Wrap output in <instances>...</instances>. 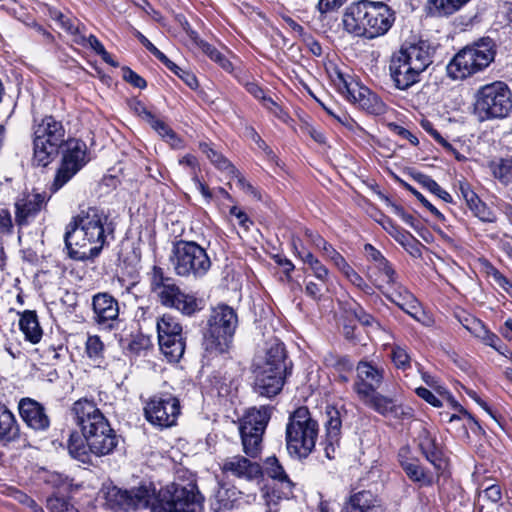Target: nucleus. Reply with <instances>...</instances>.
Instances as JSON below:
<instances>
[{
  "label": "nucleus",
  "mask_w": 512,
  "mask_h": 512,
  "mask_svg": "<svg viewBox=\"0 0 512 512\" xmlns=\"http://www.w3.org/2000/svg\"><path fill=\"white\" fill-rule=\"evenodd\" d=\"M419 447L425 458L436 468H442V453L436 443V438L426 429L419 434Z\"/></svg>",
  "instance_id": "obj_26"
},
{
  "label": "nucleus",
  "mask_w": 512,
  "mask_h": 512,
  "mask_svg": "<svg viewBox=\"0 0 512 512\" xmlns=\"http://www.w3.org/2000/svg\"><path fill=\"white\" fill-rule=\"evenodd\" d=\"M174 289L175 291L168 298L169 301H163L162 305L175 308L188 316L201 309V302L195 296L183 293L178 286H175Z\"/></svg>",
  "instance_id": "obj_22"
},
{
  "label": "nucleus",
  "mask_w": 512,
  "mask_h": 512,
  "mask_svg": "<svg viewBox=\"0 0 512 512\" xmlns=\"http://www.w3.org/2000/svg\"><path fill=\"white\" fill-rule=\"evenodd\" d=\"M346 0H319L317 8L321 14L338 9Z\"/></svg>",
  "instance_id": "obj_63"
},
{
  "label": "nucleus",
  "mask_w": 512,
  "mask_h": 512,
  "mask_svg": "<svg viewBox=\"0 0 512 512\" xmlns=\"http://www.w3.org/2000/svg\"><path fill=\"white\" fill-rule=\"evenodd\" d=\"M139 115L145 119L150 126L163 138H167L172 140L175 138V133L173 130L162 120L156 118L150 111H148L144 106H140L137 109Z\"/></svg>",
  "instance_id": "obj_37"
},
{
  "label": "nucleus",
  "mask_w": 512,
  "mask_h": 512,
  "mask_svg": "<svg viewBox=\"0 0 512 512\" xmlns=\"http://www.w3.org/2000/svg\"><path fill=\"white\" fill-rule=\"evenodd\" d=\"M475 98V111L483 120L505 118L512 110L511 91L502 81L480 87Z\"/></svg>",
  "instance_id": "obj_11"
},
{
  "label": "nucleus",
  "mask_w": 512,
  "mask_h": 512,
  "mask_svg": "<svg viewBox=\"0 0 512 512\" xmlns=\"http://www.w3.org/2000/svg\"><path fill=\"white\" fill-rule=\"evenodd\" d=\"M325 416L327 441L329 442L330 446H333L334 443L338 442L341 433V413L336 407L328 406L325 411Z\"/></svg>",
  "instance_id": "obj_32"
},
{
  "label": "nucleus",
  "mask_w": 512,
  "mask_h": 512,
  "mask_svg": "<svg viewBox=\"0 0 512 512\" xmlns=\"http://www.w3.org/2000/svg\"><path fill=\"white\" fill-rule=\"evenodd\" d=\"M47 508L50 512H80L74 505L59 497H50L47 500Z\"/></svg>",
  "instance_id": "obj_51"
},
{
  "label": "nucleus",
  "mask_w": 512,
  "mask_h": 512,
  "mask_svg": "<svg viewBox=\"0 0 512 512\" xmlns=\"http://www.w3.org/2000/svg\"><path fill=\"white\" fill-rule=\"evenodd\" d=\"M237 325L238 317L231 307L219 305L214 308L208 320V329L204 334L205 350L216 354L226 353L230 348Z\"/></svg>",
  "instance_id": "obj_9"
},
{
  "label": "nucleus",
  "mask_w": 512,
  "mask_h": 512,
  "mask_svg": "<svg viewBox=\"0 0 512 512\" xmlns=\"http://www.w3.org/2000/svg\"><path fill=\"white\" fill-rule=\"evenodd\" d=\"M285 377L268 375L265 371L255 373L254 389L256 393L265 397L277 395L284 385Z\"/></svg>",
  "instance_id": "obj_24"
},
{
  "label": "nucleus",
  "mask_w": 512,
  "mask_h": 512,
  "mask_svg": "<svg viewBox=\"0 0 512 512\" xmlns=\"http://www.w3.org/2000/svg\"><path fill=\"white\" fill-rule=\"evenodd\" d=\"M492 278L505 292L512 296V282H510L502 273L493 269Z\"/></svg>",
  "instance_id": "obj_62"
},
{
  "label": "nucleus",
  "mask_w": 512,
  "mask_h": 512,
  "mask_svg": "<svg viewBox=\"0 0 512 512\" xmlns=\"http://www.w3.org/2000/svg\"><path fill=\"white\" fill-rule=\"evenodd\" d=\"M173 280L164 276L163 270L154 266L151 275V289L159 298V301H169L168 298L175 291Z\"/></svg>",
  "instance_id": "obj_28"
},
{
  "label": "nucleus",
  "mask_w": 512,
  "mask_h": 512,
  "mask_svg": "<svg viewBox=\"0 0 512 512\" xmlns=\"http://www.w3.org/2000/svg\"><path fill=\"white\" fill-rule=\"evenodd\" d=\"M339 271L346 277V279L356 288L361 290L363 293L367 295H372L374 293V289L371 285H369L364 278L355 271L348 262H346Z\"/></svg>",
  "instance_id": "obj_40"
},
{
  "label": "nucleus",
  "mask_w": 512,
  "mask_h": 512,
  "mask_svg": "<svg viewBox=\"0 0 512 512\" xmlns=\"http://www.w3.org/2000/svg\"><path fill=\"white\" fill-rule=\"evenodd\" d=\"M359 107L374 115H381L386 112V105L384 102L371 90H369L367 96L363 99Z\"/></svg>",
  "instance_id": "obj_46"
},
{
  "label": "nucleus",
  "mask_w": 512,
  "mask_h": 512,
  "mask_svg": "<svg viewBox=\"0 0 512 512\" xmlns=\"http://www.w3.org/2000/svg\"><path fill=\"white\" fill-rule=\"evenodd\" d=\"M492 171L498 180L504 184L512 181V159H501L492 165Z\"/></svg>",
  "instance_id": "obj_47"
},
{
  "label": "nucleus",
  "mask_w": 512,
  "mask_h": 512,
  "mask_svg": "<svg viewBox=\"0 0 512 512\" xmlns=\"http://www.w3.org/2000/svg\"><path fill=\"white\" fill-rule=\"evenodd\" d=\"M375 287L392 303L397 305L405 313L425 326H430L431 318L421 309L420 303L414 295L408 291L399 281L389 287L375 281Z\"/></svg>",
  "instance_id": "obj_13"
},
{
  "label": "nucleus",
  "mask_w": 512,
  "mask_h": 512,
  "mask_svg": "<svg viewBox=\"0 0 512 512\" xmlns=\"http://www.w3.org/2000/svg\"><path fill=\"white\" fill-rule=\"evenodd\" d=\"M416 394L425 400L427 403L431 404L434 407H441L442 402L427 388L418 387L415 390Z\"/></svg>",
  "instance_id": "obj_61"
},
{
  "label": "nucleus",
  "mask_w": 512,
  "mask_h": 512,
  "mask_svg": "<svg viewBox=\"0 0 512 512\" xmlns=\"http://www.w3.org/2000/svg\"><path fill=\"white\" fill-rule=\"evenodd\" d=\"M360 401L384 417H391L396 420H409L414 417V410L410 406L399 403L397 399L385 396L377 391L360 399Z\"/></svg>",
  "instance_id": "obj_15"
},
{
  "label": "nucleus",
  "mask_w": 512,
  "mask_h": 512,
  "mask_svg": "<svg viewBox=\"0 0 512 512\" xmlns=\"http://www.w3.org/2000/svg\"><path fill=\"white\" fill-rule=\"evenodd\" d=\"M434 50L427 41L404 43L389 61V74L398 90H408L421 80L433 62Z\"/></svg>",
  "instance_id": "obj_6"
},
{
  "label": "nucleus",
  "mask_w": 512,
  "mask_h": 512,
  "mask_svg": "<svg viewBox=\"0 0 512 512\" xmlns=\"http://www.w3.org/2000/svg\"><path fill=\"white\" fill-rule=\"evenodd\" d=\"M394 22L392 10L383 2L361 0L351 3L344 11V30L355 36L374 39L386 34Z\"/></svg>",
  "instance_id": "obj_5"
},
{
  "label": "nucleus",
  "mask_w": 512,
  "mask_h": 512,
  "mask_svg": "<svg viewBox=\"0 0 512 512\" xmlns=\"http://www.w3.org/2000/svg\"><path fill=\"white\" fill-rule=\"evenodd\" d=\"M159 346L164 356L170 362H177L183 356L185 351V341L183 334L166 335L158 337Z\"/></svg>",
  "instance_id": "obj_27"
},
{
  "label": "nucleus",
  "mask_w": 512,
  "mask_h": 512,
  "mask_svg": "<svg viewBox=\"0 0 512 512\" xmlns=\"http://www.w3.org/2000/svg\"><path fill=\"white\" fill-rule=\"evenodd\" d=\"M285 349L278 340L268 343L263 355H258L254 361V373L265 371L268 375L285 377Z\"/></svg>",
  "instance_id": "obj_16"
},
{
  "label": "nucleus",
  "mask_w": 512,
  "mask_h": 512,
  "mask_svg": "<svg viewBox=\"0 0 512 512\" xmlns=\"http://www.w3.org/2000/svg\"><path fill=\"white\" fill-rule=\"evenodd\" d=\"M470 0H429L430 10L439 15L447 16L458 11Z\"/></svg>",
  "instance_id": "obj_39"
},
{
  "label": "nucleus",
  "mask_w": 512,
  "mask_h": 512,
  "mask_svg": "<svg viewBox=\"0 0 512 512\" xmlns=\"http://www.w3.org/2000/svg\"><path fill=\"white\" fill-rule=\"evenodd\" d=\"M345 512H381L379 501L371 491L361 490L350 495Z\"/></svg>",
  "instance_id": "obj_21"
},
{
  "label": "nucleus",
  "mask_w": 512,
  "mask_h": 512,
  "mask_svg": "<svg viewBox=\"0 0 512 512\" xmlns=\"http://www.w3.org/2000/svg\"><path fill=\"white\" fill-rule=\"evenodd\" d=\"M401 466L410 480L418 483L420 486H429L432 478L427 474L416 461H401Z\"/></svg>",
  "instance_id": "obj_36"
},
{
  "label": "nucleus",
  "mask_w": 512,
  "mask_h": 512,
  "mask_svg": "<svg viewBox=\"0 0 512 512\" xmlns=\"http://www.w3.org/2000/svg\"><path fill=\"white\" fill-rule=\"evenodd\" d=\"M338 90L350 102L360 105L370 89L356 82H347L342 73H337Z\"/></svg>",
  "instance_id": "obj_29"
},
{
  "label": "nucleus",
  "mask_w": 512,
  "mask_h": 512,
  "mask_svg": "<svg viewBox=\"0 0 512 512\" xmlns=\"http://www.w3.org/2000/svg\"><path fill=\"white\" fill-rule=\"evenodd\" d=\"M391 358L398 369L406 370L411 365L410 356L406 350L401 347L393 348Z\"/></svg>",
  "instance_id": "obj_52"
},
{
  "label": "nucleus",
  "mask_w": 512,
  "mask_h": 512,
  "mask_svg": "<svg viewBox=\"0 0 512 512\" xmlns=\"http://www.w3.org/2000/svg\"><path fill=\"white\" fill-rule=\"evenodd\" d=\"M384 229L403 247L417 246L416 238L409 232L395 226L390 220L383 225Z\"/></svg>",
  "instance_id": "obj_43"
},
{
  "label": "nucleus",
  "mask_w": 512,
  "mask_h": 512,
  "mask_svg": "<svg viewBox=\"0 0 512 512\" xmlns=\"http://www.w3.org/2000/svg\"><path fill=\"white\" fill-rule=\"evenodd\" d=\"M123 78L136 88L143 89L147 86L146 81L130 68L123 69Z\"/></svg>",
  "instance_id": "obj_57"
},
{
  "label": "nucleus",
  "mask_w": 512,
  "mask_h": 512,
  "mask_svg": "<svg viewBox=\"0 0 512 512\" xmlns=\"http://www.w3.org/2000/svg\"><path fill=\"white\" fill-rule=\"evenodd\" d=\"M158 337L166 335H180L182 334V326L177 320L168 314L163 315L157 320L156 323Z\"/></svg>",
  "instance_id": "obj_42"
},
{
  "label": "nucleus",
  "mask_w": 512,
  "mask_h": 512,
  "mask_svg": "<svg viewBox=\"0 0 512 512\" xmlns=\"http://www.w3.org/2000/svg\"><path fill=\"white\" fill-rule=\"evenodd\" d=\"M50 17L56 21H58L61 27L70 35L73 36V41L75 43H82L84 41L83 38V29L84 26L80 25V23L76 19H71L65 16L62 12L57 9H51Z\"/></svg>",
  "instance_id": "obj_33"
},
{
  "label": "nucleus",
  "mask_w": 512,
  "mask_h": 512,
  "mask_svg": "<svg viewBox=\"0 0 512 512\" xmlns=\"http://www.w3.org/2000/svg\"><path fill=\"white\" fill-rule=\"evenodd\" d=\"M474 215L482 222L494 223L496 221V214L480 199H477L469 206Z\"/></svg>",
  "instance_id": "obj_48"
},
{
  "label": "nucleus",
  "mask_w": 512,
  "mask_h": 512,
  "mask_svg": "<svg viewBox=\"0 0 512 512\" xmlns=\"http://www.w3.org/2000/svg\"><path fill=\"white\" fill-rule=\"evenodd\" d=\"M373 269L375 271L368 273V277L374 285L376 279H378L379 283L384 284L387 287L395 285L398 281V275L388 260L380 263L376 267H373Z\"/></svg>",
  "instance_id": "obj_34"
},
{
  "label": "nucleus",
  "mask_w": 512,
  "mask_h": 512,
  "mask_svg": "<svg viewBox=\"0 0 512 512\" xmlns=\"http://www.w3.org/2000/svg\"><path fill=\"white\" fill-rule=\"evenodd\" d=\"M199 149L218 169L227 172H236V168L219 152L210 147L208 143H200Z\"/></svg>",
  "instance_id": "obj_41"
},
{
  "label": "nucleus",
  "mask_w": 512,
  "mask_h": 512,
  "mask_svg": "<svg viewBox=\"0 0 512 512\" xmlns=\"http://www.w3.org/2000/svg\"><path fill=\"white\" fill-rule=\"evenodd\" d=\"M20 417L24 423L35 431H46L50 426V418L45 407L32 398H22L18 404Z\"/></svg>",
  "instance_id": "obj_18"
},
{
  "label": "nucleus",
  "mask_w": 512,
  "mask_h": 512,
  "mask_svg": "<svg viewBox=\"0 0 512 512\" xmlns=\"http://www.w3.org/2000/svg\"><path fill=\"white\" fill-rule=\"evenodd\" d=\"M190 36L202 50V52L205 53L211 60L215 62L221 60L220 57L222 56V53L219 52L215 47L203 40H200L194 31L191 32Z\"/></svg>",
  "instance_id": "obj_53"
},
{
  "label": "nucleus",
  "mask_w": 512,
  "mask_h": 512,
  "mask_svg": "<svg viewBox=\"0 0 512 512\" xmlns=\"http://www.w3.org/2000/svg\"><path fill=\"white\" fill-rule=\"evenodd\" d=\"M218 498L225 507L242 504L243 500H247L245 497L240 495L236 489H222L219 491Z\"/></svg>",
  "instance_id": "obj_50"
},
{
  "label": "nucleus",
  "mask_w": 512,
  "mask_h": 512,
  "mask_svg": "<svg viewBox=\"0 0 512 512\" xmlns=\"http://www.w3.org/2000/svg\"><path fill=\"white\" fill-rule=\"evenodd\" d=\"M94 320L97 324L111 328L119 316L118 301L108 293H98L92 298Z\"/></svg>",
  "instance_id": "obj_20"
},
{
  "label": "nucleus",
  "mask_w": 512,
  "mask_h": 512,
  "mask_svg": "<svg viewBox=\"0 0 512 512\" xmlns=\"http://www.w3.org/2000/svg\"><path fill=\"white\" fill-rule=\"evenodd\" d=\"M408 189L423 204V206L426 207L437 219H444L443 214L434 205H432L420 192H418L411 186H408Z\"/></svg>",
  "instance_id": "obj_60"
},
{
  "label": "nucleus",
  "mask_w": 512,
  "mask_h": 512,
  "mask_svg": "<svg viewBox=\"0 0 512 512\" xmlns=\"http://www.w3.org/2000/svg\"><path fill=\"white\" fill-rule=\"evenodd\" d=\"M314 243L323 251L324 255L334 263L338 270L347 262L345 258L338 251H336L331 244H329L319 235L315 237Z\"/></svg>",
  "instance_id": "obj_45"
},
{
  "label": "nucleus",
  "mask_w": 512,
  "mask_h": 512,
  "mask_svg": "<svg viewBox=\"0 0 512 512\" xmlns=\"http://www.w3.org/2000/svg\"><path fill=\"white\" fill-rule=\"evenodd\" d=\"M421 127L429 133L436 142L447 149H451L452 146L441 136V134L434 128L433 124L429 120H422Z\"/></svg>",
  "instance_id": "obj_56"
},
{
  "label": "nucleus",
  "mask_w": 512,
  "mask_h": 512,
  "mask_svg": "<svg viewBox=\"0 0 512 512\" xmlns=\"http://www.w3.org/2000/svg\"><path fill=\"white\" fill-rule=\"evenodd\" d=\"M61 159L51 184L57 192L66 185L89 161L87 146L83 141L70 139L65 142V129L52 116L45 117L34 131L33 161L38 166H47L63 145Z\"/></svg>",
  "instance_id": "obj_1"
},
{
  "label": "nucleus",
  "mask_w": 512,
  "mask_h": 512,
  "mask_svg": "<svg viewBox=\"0 0 512 512\" xmlns=\"http://www.w3.org/2000/svg\"><path fill=\"white\" fill-rule=\"evenodd\" d=\"M289 498L290 496L283 494L282 488L276 486L268 487L262 493L264 512H278L280 501Z\"/></svg>",
  "instance_id": "obj_38"
},
{
  "label": "nucleus",
  "mask_w": 512,
  "mask_h": 512,
  "mask_svg": "<svg viewBox=\"0 0 512 512\" xmlns=\"http://www.w3.org/2000/svg\"><path fill=\"white\" fill-rule=\"evenodd\" d=\"M71 413L92 454L105 456L113 452L118 444L117 435L93 401L86 398L77 400Z\"/></svg>",
  "instance_id": "obj_4"
},
{
  "label": "nucleus",
  "mask_w": 512,
  "mask_h": 512,
  "mask_svg": "<svg viewBox=\"0 0 512 512\" xmlns=\"http://www.w3.org/2000/svg\"><path fill=\"white\" fill-rule=\"evenodd\" d=\"M365 255L368 261H371L374 263L373 267H376L380 263L386 261L387 259L382 255V253L377 250L374 246L371 244H366L364 246Z\"/></svg>",
  "instance_id": "obj_59"
},
{
  "label": "nucleus",
  "mask_w": 512,
  "mask_h": 512,
  "mask_svg": "<svg viewBox=\"0 0 512 512\" xmlns=\"http://www.w3.org/2000/svg\"><path fill=\"white\" fill-rule=\"evenodd\" d=\"M482 493L484 498L493 504H497L502 500V491L498 484H492L486 487L482 492H479V496Z\"/></svg>",
  "instance_id": "obj_55"
},
{
  "label": "nucleus",
  "mask_w": 512,
  "mask_h": 512,
  "mask_svg": "<svg viewBox=\"0 0 512 512\" xmlns=\"http://www.w3.org/2000/svg\"><path fill=\"white\" fill-rule=\"evenodd\" d=\"M106 505L113 510H141L151 512H202V498L193 485H172L156 491L150 485L132 489L108 486L105 491Z\"/></svg>",
  "instance_id": "obj_2"
},
{
  "label": "nucleus",
  "mask_w": 512,
  "mask_h": 512,
  "mask_svg": "<svg viewBox=\"0 0 512 512\" xmlns=\"http://www.w3.org/2000/svg\"><path fill=\"white\" fill-rule=\"evenodd\" d=\"M220 467L223 473L245 480L256 479L262 474L261 466L258 463L242 455L222 459Z\"/></svg>",
  "instance_id": "obj_19"
},
{
  "label": "nucleus",
  "mask_w": 512,
  "mask_h": 512,
  "mask_svg": "<svg viewBox=\"0 0 512 512\" xmlns=\"http://www.w3.org/2000/svg\"><path fill=\"white\" fill-rule=\"evenodd\" d=\"M495 44L483 38L457 52L448 62L446 72L452 80H464L486 69L495 58Z\"/></svg>",
  "instance_id": "obj_7"
},
{
  "label": "nucleus",
  "mask_w": 512,
  "mask_h": 512,
  "mask_svg": "<svg viewBox=\"0 0 512 512\" xmlns=\"http://www.w3.org/2000/svg\"><path fill=\"white\" fill-rule=\"evenodd\" d=\"M265 473L275 481L273 486L282 488L285 496H292L293 483L275 456L268 457L264 463Z\"/></svg>",
  "instance_id": "obj_23"
},
{
  "label": "nucleus",
  "mask_w": 512,
  "mask_h": 512,
  "mask_svg": "<svg viewBox=\"0 0 512 512\" xmlns=\"http://www.w3.org/2000/svg\"><path fill=\"white\" fill-rule=\"evenodd\" d=\"M318 423L306 407H299L289 417L286 425V447L295 458H306L315 448Z\"/></svg>",
  "instance_id": "obj_8"
},
{
  "label": "nucleus",
  "mask_w": 512,
  "mask_h": 512,
  "mask_svg": "<svg viewBox=\"0 0 512 512\" xmlns=\"http://www.w3.org/2000/svg\"><path fill=\"white\" fill-rule=\"evenodd\" d=\"M388 128L393 134L398 135L402 139L408 140L412 145L417 146L419 144L418 138L406 128L396 123H389Z\"/></svg>",
  "instance_id": "obj_54"
},
{
  "label": "nucleus",
  "mask_w": 512,
  "mask_h": 512,
  "mask_svg": "<svg viewBox=\"0 0 512 512\" xmlns=\"http://www.w3.org/2000/svg\"><path fill=\"white\" fill-rule=\"evenodd\" d=\"M170 262L181 277L200 279L211 268L212 262L206 250L194 241L180 240L173 245Z\"/></svg>",
  "instance_id": "obj_10"
},
{
  "label": "nucleus",
  "mask_w": 512,
  "mask_h": 512,
  "mask_svg": "<svg viewBox=\"0 0 512 512\" xmlns=\"http://www.w3.org/2000/svg\"><path fill=\"white\" fill-rule=\"evenodd\" d=\"M45 195L33 194L18 200L16 207V220L19 224L26 222L28 217L35 215L45 204Z\"/></svg>",
  "instance_id": "obj_25"
},
{
  "label": "nucleus",
  "mask_w": 512,
  "mask_h": 512,
  "mask_svg": "<svg viewBox=\"0 0 512 512\" xmlns=\"http://www.w3.org/2000/svg\"><path fill=\"white\" fill-rule=\"evenodd\" d=\"M113 233L108 215L101 209L82 210L67 226L65 245L70 258L85 261L97 257Z\"/></svg>",
  "instance_id": "obj_3"
},
{
  "label": "nucleus",
  "mask_w": 512,
  "mask_h": 512,
  "mask_svg": "<svg viewBox=\"0 0 512 512\" xmlns=\"http://www.w3.org/2000/svg\"><path fill=\"white\" fill-rule=\"evenodd\" d=\"M19 436V425L14 414L0 404V441L11 442Z\"/></svg>",
  "instance_id": "obj_30"
},
{
  "label": "nucleus",
  "mask_w": 512,
  "mask_h": 512,
  "mask_svg": "<svg viewBox=\"0 0 512 512\" xmlns=\"http://www.w3.org/2000/svg\"><path fill=\"white\" fill-rule=\"evenodd\" d=\"M104 344L97 335L89 336L86 341V353L94 361L103 357Z\"/></svg>",
  "instance_id": "obj_49"
},
{
  "label": "nucleus",
  "mask_w": 512,
  "mask_h": 512,
  "mask_svg": "<svg viewBox=\"0 0 512 512\" xmlns=\"http://www.w3.org/2000/svg\"><path fill=\"white\" fill-rule=\"evenodd\" d=\"M270 420V409L262 406L252 408L244 415L239 430L243 450L250 458H256L262 448V436Z\"/></svg>",
  "instance_id": "obj_12"
},
{
  "label": "nucleus",
  "mask_w": 512,
  "mask_h": 512,
  "mask_svg": "<svg viewBox=\"0 0 512 512\" xmlns=\"http://www.w3.org/2000/svg\"><path fill=\"white\" fill-rule=\"evenodd\" d=\"M19 326L26 340L33 344L40 342L43 332L34 311H25L20 318Z\"/></svg>",
  "instance_id": "obj_31"
},
{
  "label": "nucleus",
  "mask_w": 512,
  "mask_h": 512,
  "mask_svg": "<svg viewBox=\"0 0 512 512\" xmlns=\"http://www.w3.org/2000/svg\"><path fill=\"white\" fill-rule=\"evenodd\" d=\"M466 324H464V327L470 331L475 337L481 338L484 334V332L487 330L485 325L478 319H466Z\"/></svg>",
  "instance_id": "obj_58"
},
{
  "label": "nucleus",
  "mask_w": 512,
  "mask_h": 512,
  "mask_svg": "<svg viewBox=\"0 0 512 512\" xmlns=\"http://www.w3.org/2000/svg\"><path fill=\"white\" fill-rule=\"evenodd\" d=\"M144 414L151 424L170 427L180 414L179 400L169 394L155 395L146 402Z\"/></svg>",
  "instance_id": "obj_14"
},
{
  "label": "nucleus",
  "mask_w": 512,
  "mask_h": 512,
  "mask_svg": "<svg viewBox=\"0 0 512 512\" xmlns=\"http://www.w3.org/2000/svg\"><path fill=\"white\" fill-rule=\"evenodd\" d=\"M68 451L73 458L83 463L89 462L90 454H92L89 450L86 439L75 434H72L69 438Z\"/></svg>",
  "instance_id": "obj_35"
},
{
  "label": "nucleus",
  "mask_w": 512,
  "mask_h": 512,
  "mask_svg": "<svg viewBox=\"0 0 512 512\" xmlns=\"http://www.w3.org/2000/svg\"><path fill=\"white\" fill-rule=\"evenodd\" d=\"M353 389L359 400L377 391L384 379V369L368 361H360Z\"/></svg>",
  "instance_id": "obj_17"
},
{
  "label": "nucleus",
  "mask_w": 512,
  "mask_h": 512,
  "mask_svg": "<svg viewBox=\"0 0 512 512\" xmlns=\"http://www.w3.org/2000/svg\"><path fill=\"white\" fill-rule=\"evenodd\" d=\"M415 180L421 184L423 187H425L426 189H428L430 192H432L433 194L437 195L440 199H442L443 201L447 202V203H450L452 202V197L451 195L443 190L439 185L438 183L433 180L430 176L428 175H425V174H422V173H417L415 176H414Z\"/></svg>",
  "instance_id": "obj_44"
},
{
  "label": "nucleus",
  "mask_w": 512,
  "mask_h": 512,
  "mask_svg": "<svg viewBox=\"0 0 512 512\" xmlns=\"http://www.w3.org/2000/svg\"><path fill=\"white\" fill-rule=\"evenodd\" d=\"M179 164L189 168V174L192 177L197 176L196 172L198 168V162L195 156L187 154L183 156L181 159H179Z\"/></svg>",
  "instance_id": "obj_64"
}]
</instances>
